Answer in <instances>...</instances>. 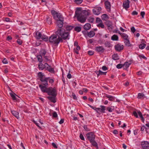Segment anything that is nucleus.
I'll use <instances>...</instances> for the list:
<instances>
[{"label": "nucleus", "mask_w": 149, "mask_h": 149, "mask_svg": "<svg viewBox=\"0 0 149 149\" xmlns=\"http://www.w3.org/2000/svg\"><path fill=\"white\" fill-rule=\"evenodd\" d=\"M75 13L74 17L77 19H86L90 15L91 11L89 10H82L81 8H77Z\"/></svg>", "instance_id": "nucleus-1"}, {"label": "nucleus", "mask_w": 149, "mask_h": 149, "mask_svg": "<svg viewBox=\"0 0 149 149\" xmlns=\"http://www.w3.org/2000/svg\"><path fill=\"white\" fill-rule=\"evenodd\" d=\"M61 42H62L63 40L69 39L70 33L68 32H67L63 28H59L55 32Z\"/></svg>", "instance_id": "nucleus-2"}, {"label": "nucleus", "mask_w": 149, "mask_h": 149, "mask_svg": "<svg viewBox=\"0 0 149 149\" xmlns=\"http://www.w3.org/2000/svg\"><path fill=\"white\" fill-rule=\"evenodd\" d=\"M57 36L56 34H53L49 38V41L54 44L58 45L60 42H61L60 39L58 37L57 38Z\"/></svg>", "instance_id": "nucleus-3"}, {"label": "nucleus", "mask_w": 149, "mask_h": 149, "mask_svg": "<svg viewBox=\"0 0 149 149\" xmlns=\"http://www.w3.org/2000/svg\"><path fill=\"white\" fill-rule=\"evenodd\" d=\"M47 93L49 95L56 96L57 95V90L55 87H49L47 88Z\"/></svg>", "instance_id": "nucleus-4"}, {"label": "nucleus", "mask_w": 149, "mask_h": 149, "mask_svg": "<svg viewBox=\"0 0 149 149\" xmlns=\"http://www.w3.org/2000/svg\"><path fill=\"white\" fill-rule=\"evenodd\" d=\"M51 13L54 18L61 19L63 18L62 15L60 13L54 10H52Z\"/></svg>", "instance_id": "nucleus-5"}, {"label": "nucleus", "mask_w": 149, "mask_h": 149, "mask_svg": "<svg viewBox=\"0 0 149 149\" xmlns=\"http://www.w3.org/2000/svg\"><path fill=\"white\" fill-rule=\"evenodd\" d=\"M105 21L104 22L105 24L108 27V29L109 30H111L113 28V24L108 19H102Z\"/></svg>", "instance_id": "nucleus-6"}, {"label": "nucleus", "mask_w": 149, "mask_h": 149, "mask_svg": "<svg viewBox=\"0 0 149 149\" xmlns=\"http://www.w3.org/2000/svg\"><path fill=\"white\" fill-rule=\"evenodd\" d=\"M64 20L63 19H56V26L59 28H62L63 26Z\"/></svg>", "instance_id": "nucleus-7"}, {"label": "nucleus", "mask_w": 149, "mask_h": 149, "mask_svg": "<svg viewBox=\"0 0 149 149\" xmlns=\"http://www.w3.org/2000/svg\"><path fill=\"white\" fill-rule=\"evenodd\" d=\"M141 149H149V143L147 141H143L141 143Z\"/></svg>", "instance_id": "nucleus-8"}, {"label": "nucleus", "mask_w": 149, "mask_h": 149, "mask_svg": "<svg viewBox=\"0 0 149 149\" xmlns=\"http://www.w3.org/2000/svg\"><path fill=\"white\" fill-rule=\"evenodd\" d=\"M86 136L88 139L90 141V142L95 140V136L94 134L92 132L88 133L86 134Z\"/></svg>", "instance_id": "nucleus-9"}, {"label": "nucleus", "mask_w": 149, "mask_h": 149, "mask_svg": "<svg viewBox=\"0 0 149 149\" xmlns=\"http://www.w3.org/2000/svg\"><path fill=\"white\" fill-rule=\"evenodd\" d=\"M101 8L100 7H96L93 10V13L95 15H98L100 13L101 11Z\"/></svg>", "instance_id": "nucleus-10"}, {"label": "nucleus", "mask_w": 149, "mask_h": 149, "mask_svg": "<svg viewBox=\"0 0 149 149\" xmlns=\"http://www.w3.org/2000/svg\"><path fill=\"white\" fill-rule=\"evenodd\" d=\"M105 50V49L102 46H97L95 47V51L98 53H103Z\"/></svg>", "instance_id": "nucleus-11"}, {"label": "nucleus", "mask_w": 149, "mask_h": 149, "mask_svg": "<svg viewBox=\"0 0 149 149\" xmlns=\"http://www.w3.org/2000/svg\"><path fill=\"white\" fill-rule=\"evenodd\" d=\"M115 50L118 52H120L123 49V46L120 44H118L114 46Z\"/></svg>", "instance_id": "nucleus-12"}, {"label": "nucleus", "mask_w": 149, "mask_h": 149, "mask_svg": "<svg viewBox=\"0 0 149 149\" xmlns=\"http://www.w3.org/2000/svg\"><path fill=\"white\" fill-rule=\"evenodd\" d=\"M49 78L45 77L42 79H40L42 82V85H43L45 86H47L48 85V81Z\"/></svg>", "instance_id": "nucleus-13"}, {"label": "nucleus", "mask_w": 149, "mask_h": 149, "mask_svg": "<svg viewBox=\"0 0 149 149\" xmlns=\"http://www.w3.org/2000/svg\"><path fill=\"white\" fill-rule=\"evenodd\" d=\"M96 22L99 24H97V26L98 27H101L102 28H104V25L103 24L101 19H96Z\"/></svg>", "instance_id": "nucleus-14"}, {"label": "nucleus", "mask_w": 149, "mask_h": 149, "mask_svg": "<svg viewBox=\"0 0 149 149\" xmlns=\"http://www.w3.org/2000/svg\"><path fill=\"white\" fill-rule=\"evenodd\" d=\"M123 8L126 9L129 7V1L128 0H126L123 3Z\"/></svg>", "instance_id": "nucleus-15"}, {"label": "nucleus", "mask_w": 149, "mask_h": 149, "mask_svg": "<svg viewBox=\"0 0 149 149\" xmlns=\"http://www.w3.org/2000/svg\"><path fill=\"white\" fill-rule=\"evenodd\" d=\"M105 5L106 8L107 10V11H110L111 10L110 3L108 1H106L105 2Z\"/></svg>", "instance_id": "nucleus-16"}, {"label": "nucleus", "mask_w": 149, "mask_h": 149, "mask_svg": "<svg viewBox=\"0 0 149 149\" xmlns=\"http://www.w3.org/2000/svg\"><path fill=\"white\" fill-rule=\"evenodd\" d=\"M131 61H129L128 62H126L123 64V68L125 69H127L131 64Z\"/></svg>", "instance_id": "nucleus-17"}, {"label": "nucleus", "mask_w": 149, "mask_h": 149, "mask_svg": "<svg viewBox=\"0 0 149 149\" xmlns=\"http://www.w3.org/2000/svg\"><path fill=\"white\" fill-rule=\"evenodd\" d=\"M39 87L40 88L42 91L44 93H47V88L45 86H43L42 84L39 85Z\"/></svg>", "instance_id": "nucleus-18"}, {"label": "nucleus", "mask_w": 149, "mask_h": 149, "mask_svg": "<svg viewBox=\"0 0 149 149\" xmlns=\"http://www.w3.org/2000/svg\"><path fill=\"white\" fill-rule=\"evenodd\" d=\"M56 96H48L47 98L50 101L55 103L56 102Z\"/></svg>", "instance_id": "nucleus-19"}, {"label": "nucleus", "mask_w": 149, "mask_h": 149, "mask_svg": "<svg viewBox=\"0 0 149 149\" xmlns=\"http://www.w3.org/2000/svg\"><path fill=\"white\" fill-rule=\"evenodd\" d=\"M100 107L101 108V109L99 108H98V111L99 112H100L102 113H104V111L105 110V107L102 105H101Z\"/></svg>", "instance_id": "nucleus-20"}, {"label": "nucleus", "mask_w": 149, "mask_h": 149, "mask_svg": "<svg viewBox=\"0 0 149 149\" xmlns=\"http://www.w3.org/2000/svg\"><path fill=\"white\" fill-rule=\"evenodd\" d=\"M11 113L17 119H18L19 118V113L15 111H12Z\"/></svg>", "instance_id": "nucleus-21"}, {"label": "nucleus", "mask_w": 149, "mask_h": 149, "mask_svg": "<svg viewBox=\"0 0 149 149\" xmlns=\"http://www.w3.org/2000/svg\"><path fill=\"white\" fill-rule=\"evenodd\" d=\"M36 38L38 39H40L41 38L42 35L41 33L39 31H37L36 33Z\"/></svg>", "instance_id": "nucleus-22"}, {"label": "nucleus", "mask_w": 149, "mask_h": 149, "mask_svg": "<svg viewBox=\"0 0 149 149\" xmlns=\"http://www.w3.org/2000/svg\"><path fill=\"white\" fill-rule=\"evenodd\" d=\"M106 97L109 99V100L111 101H113L115 100V98L114 97L108 95H107Z\"/></svg>", "instance_id": "nucleus-23"}, {"label": "nucleus", "mask_w": 149, "mask_h": 149, "mask_svg": "<svg viewBox=\"0 0 149 149\" xmlns=\"http://www.w3.org/2000/svg\"><path fill=\"white\" fill-rule=\"evenodd\" d=\"M91 28V25L89 23H86L84 26V28L86 30H88Z\"/></svg>", "instance_id": "nucleus-24"}, {"label": "nucleus", "mask_w": 149, "mask_h": 149, "mask_svg": "<svg viewBox=\"0 0 149 149\" xmlns=\"http://www.w3.org/2000/svg\"><path fill=\"white\" fill-rule=\"evenodd\" d=\"M120 35L124 40L127 39L128 37V36L125 33H121Z\"/></svg>", "instance_id": "nucleus-25"}, {"label": "nucleus", "mask_w": 149, "mask_h": 149, "mask_svg": "<svg viewBox=\"0 0 149 149\" xmlns=\"http://www.w3.org/2000/svg\"><path fill=\"white\" fill-rule=\"evenodd\" d=\"M88 36L90 38L93 37L95 35V33L93 31H91L88 34Z\"/></svg>", "instance_id": "nucleus-26"}, {"label": "nucleus", "mask_w": 149, "mask_h": 149, "mask_svg": "<svg viewBox=\"0 0 149 149\" xmlns=\"http://www.w3.org/2000/svg\"><path fill=\"white\" fill-rule=\"evenodd\" d=\"M124 42L125 43V45L128 47L132 45L130 44L129 40H128V39L124 40Z\"/></svg>", "instance_id": "nucleus-27"}, {"label": "nucleus", "mask_w": 149, "mask_h": 149, "mask_svg": "<svg viewBox=\"0 0 149 149\" xmlns=\"http://www.w3.org/2000/svg\"><path fill=\"white\" fill-rule=\"evenodd\" d=\"M80 49V47L79 46H77L76 48L74 49V52L76 53L77 54H79V51Z\"/></svg>", "instance_id": "nucleus-28"}, {"label": "nucleus", "mask_w": 149, "mask_h": 149, "mask_svg": "<svg viewBox=\"0 0 149 149\" xmlns=\"http://www.w3.org/2000/svg\"><path fill=\"white\" fill-rule=\"evenodd\" d=\"M138 115H139V117L140 118L141 120L143 122H144L145 119L143 117L142 114L141 113L140 111H139L138 112Z\"/></svg>", "instance_id": "nucleus-29"}, {"label": "nucleus", "mask_w": 149, "mask_h": 149, "mask_svg": "<svg viewBox=\"0 0 149 149\" xmlns=\"http://www.w3.org/2000/svg\"><path fill=\"white\" fill-rule=\"evenodd\" d=\"M90 142L93 146L97 148H98L97 143L94 140L91 141Z\"/></svg>", "instance_id": "nucleus-30"}, {"label": "nucleus", "mask_w": 149, "mask_h": 149, "mask_svg": "<svg viewBox=\"0 0 149 149\" xmlns=\"http://www.w3.org/2000/svg\"><path fill=\"white\" fill-rule=\"evenodd\" d=\"M111 39L113 40L117 41L118 40V38L117 35H114L111 37Z\"/></svg>", "instance_id": "nucleus-31"}, {"label": "nucleus", "mask_w": 149, "mask_h": 149, "mask_svg": "<svg viewBox=\"0 0 149 149\" xmlns=\"http://www.w3.org/2000/svg\"><path fill=\"white\" fill-rule=\"evenodd\" d=\"M73 28H74V26L70 25H67L65 27V28L67 31H70Z\"/></svg>", "instance_id": "nucleus-32"}, {"label": "nucleus", "mask_w": 149, "mask_h": 149, "mask_svg": "<svg viewBox=\"0 0 149 149\" xmlns=\"http://www.w3.org/2000/svg\"><path fill=\"white\" fill-rule=\"evenodd\" d=\"M40 39H42L45 41H47L48 40H49L48 37L43 35H42Z\"/></svg>", "instance_id": "nucleus-33"}, {"label": "nucleus", "mask_w": 149, "mask_h": 149, "mask_svg": "<svg viewBox=\"0 0 149 149\" xmlns=\"http://www.w3.org/2000/svg\"><path fill=\"white\" fill-rule=\"evenodd\" d=\"M38 76L40 78V79H42L45 78L44 77V75L42 73L40 72H39L38 73Z\"/></svg>", "instance_id": "nucleus-34"}, {"label": "nucleus", "mask_w": 149, "mask_h": 149, "mask_svg": "<svg viewBox=\"0 0 149 149\" xmlns=\"http://www.w3.org/2000/svg\"><path fill=\"white\" fill-rule=\"evenodd\" d=\"M38 61L42 63L43 61L42 56L41 55H38L37 56Z\"/></svg>", "instance_id": "nucleus-35"}, {"label": "nucleus", "mask_w": 149, "mask_h": 149, "mask_svg": "<svg viewBox=\"0 0 149 149\" xmlns=\"http://www.w3.org/2000/svg\"><path fill=\"white\" fill-rule=\"evenodd\" d=\"M145 97L144 94L143 93H139L138 98V99L144 98Z\"/></svg>", "instance_id": "nucleus-36"}, {"label": "nucleus", "mask_w": 149, "mask_h": 149, "mask_svg": "<svg viewBox=\"0 0 149 149\" xmlns=\"http://www.w3.org/2000/svg\"><path fill=\"white\" fill-rule=\"evenodd\" d=\"M40 63V64L38 65L39 68L40 70H42L45 68V65L42 63Z\"/></svg>", "instance_id": "nucleus-37"}, {"label": "nucleus", "mask_w": 149, "mask_h": 149, "mask_svg": "<svg viewBox=\"0 0 149 149\" xmlns=\"http://www.w3.org/2000/svg\"><path fill=\"white\" fill-rule=\"evenodd\" d=\"M10 94L13 100H16V97L15 96L16 94L15 93H10Z\"/></svg>", "instance_id": "nucleus-38"}, {"label": "nucleus", "mask_w": 149, "mask_h": 149, "mask_svg": "<svg viewBox=\"0 0 149 149\" xmlns=\"http://www.w3.org/2000/svg\"><path fill=\"white\" fill-rule=\"evenodd\" d=\"M40 54L42 56H44L46 53V52L45 49H42L40 52Z\"/></svg>", "instance_id": "nucleus-39"}, {"label": "nucleus", "mask_w": 149, "mask_h": 149, "mask_svg": "<svg viewBox=\"0 0 149 149\" xmlns=\"http://www.w3.org/2000/svg\"><path fill=\"white\" fill-rule=\"evenodd\" d=\"M112 58L115 60L118 59V56L117 54H114L112 56Z\"/></svg>", "instance_id": "nucleus-40"}, {"label": "nucleus", "mask_w": 149, "mask_h": 149, "mask_svg": "<svg viewBox=\"0 0 149 149\" xmlns=\"http://www.w3.org/2000/svg\"><path fill=\"white\" fill-rule=\"evenodd\" d=\"M44 22L45 23H47L48 24H51L52 23V21L51 19H45L44 20Z\"/></svg>", "instance_id": "nucleus-41"}, {"label": "nucleus", "mask_w": 149, "mask_h": 149, "mask_svg": "<svg viewBox=\"0 0 149 149\" xmlns=\"http://www.w3.org/2000/svg\"><path fill=\"white\" fill-rule=\"evenodd\" d=\"M146 45L145 43H141L139 46V48L141 49H143L146 47Z\"/></svg>", "instance_id": "nucleus-42"}, {"label": "nucleus", "mask_w": 149, "mask_h": 149, "mask_svg": "<svg viewBox=\"0 0 149 149\" xmlns=\"http://www.w3.org/2000/svg\"><path fill=\"white\" fill-rule=\"evenodd\" d=\"M105 46L109 48L111 47V44L109 42H106L105 43Z\"/></svg>", "instance_id": "nucleus-43"}, {"label": "nucleus", "mask_w": 149, "mask_h": 149, "mask_svg": "<svg viewBox=\"0 0 149 149\" xmlns=\"http://www.w3.org/2000/svg\"><path fill=\"white\" fill-rule=\"evenodd\" d=\"M74 30L77 32H79L81 31V28L80 26H76L74 28Z\"/></svg>", "instance_id": "nucleus-44"}, {"label": "nucleus", "mask_w": 149, "mask_h": 149, "mask_svg": "<svg viewBox=\"0 0 149 149\" xmlns=\"http://www.w3.org/2000/svg\"><path fill=\"white\" fill-rule=\"evenodd\" d=\"M47 69L50 72H54V68H51L50 65L47 67Z\"/></svg>", "instance_id": "nucleus-45"}, {"label": "nucleus", "mask_w": 149, "mask_h": 149, "mask_svg": "<svg viewBox=\"0 0 149 149\" xmlns=\"http://www.w3.org/2000/svg\"><path fill=\"white\" fill-rule=\"evenodd\" d=\"M47 78H49V79H48V80L49 81V83L52 84L54 83V80L53 79H51L50 77H47Z\"/></svg>", "instance_id": "nucleus-46"}, {"label": "nucleus", "mask_w": 149, "mask_h": 149, "mask_svg": "<svg viewBox=\"0 0 149 149\" xmlns=\"http://www.w3.org/2000/svg\"><path fill=\"white\" fill-rule=\"evenodd\" d=\"M122 67H123V64H119L116 65V68L118 69H120Z\"/></svg>", "instance_id": "nucleus-47"}, {"label": "nucleus", "mask_w": 149, "mask_h": 149, "mask_svg": "<svg viewBox=\"0 0 149 149\" xmlns=\"http://www.w3.org/2000/svg\"><path fill=\"white\" fill-rule=\"evenodd\" d=\"M83 1V0H75L74 2L77 4H80Z\"/></svg>", "instance_id": "nucleus-48"}, {"label": "nucleus", "mask_w": 149, "mask_h": 149, "mask_svg": "<svg viewBox=\"0 0 149 149\" xmlns=\"http://www.w3.org/2000/svg\"><path fill=\"white\" fill-rule=\"evenodd\" d=\"M108 17V15L106 14H103L101 16V19H106Z\"/></svg>", "instance_id": "nucleus-49"}, {"label": "nucleus", "mask_w": 149, "mask_h": 149, "mask_svg": "<svg viewBox=\"0 0 149 149\" xmlns=\"http://www.w3.org/2000/svg\"><path fill=\"white\" fill-rule=\"evenodd\" d=\"M17 43L20 45H21L22 42V41L19 39H17Z\"/></svg>", "instance_id": "nucleus-50"}, {"label": "nucleus", "mask_w": 149, "mask_h": 149, "mask_svg": "<svg viewBox=\"0 0 149 149\" xmlns=\"http://www.w3.org/2000/svg\"><path fill=\"white\" fill-rule=\"evenodd\" d=\"M83 128L86 131H90V129L87 127V126L86 125H84L83 126Z\"/></svg>", "instance_id": "nucleus-51"}, {"label": "nucleus", "mask_w": 149, "mask_h": 149, "mask_svg": "<svg viewBox=\"0 0 149 149\" xmlns=\"http://www.w3.org/2000/svg\"><path fill=\"white\" fill-rule=\"evenodd\" d=\"M107 72H103L101 71L100 70H99V74H100V75H106Z\"/></svg>", "instance_id": "nucleus-52"}, {"label": "nucleus", "mask_w": 149, "mask_h": 149, "mask_svg": "<svg viewBox=\"0 0 149 149\" xmlns=\"http://www.w3.org/2000/svg\"><path fill=\"white\" fill-rule=\"evenodd\" d=\"M78 21L81 23H83L86 22V19H77Z\"/></svg>", "instance_id": "nucleus-53"}, {"label": "nucleus", "mask_w": 149, "mask_h": 149, "mask_svg": "<svg viewBox=\"0 0 149 149\" xmlns=\"http://www.w3.org/2000/svg\"><path fill=\"white\" fill-rule=\"evenodd\" d=\"M72 98L75 100H77V97L76 96V95L74 93H72Z\"/></svg>", "instance_id": "nucleus-54"}, {"label": "nucleus", "mask_w": 149, "mask_h": 149, "mask_svg": "<svg viewBox=\"0 0 149 149\" xmlns=\"http://www.w3.org/2000/svg\"><path fill=\"white\" fill-rule=\"evenodd\" d=\"M114 33H118L119 34H120V33H120V31L118 30V29H115L113 31V32Z\"/></svg>", "instance_id": "nucleus-55"}, {"label": "nucleus", "mask_w": 149, "mask_h": 149, "mask_svg": "<svg viewBox=\"0 0 149 149\" xmlns=\"http://www.w3.org/2000/svg\"><path fill=\"white\" fill-rule=\"evenodd\" d=\"M2 62L3 63L7 64L8 63V61L6 58H4L3 60L2 61Z\"/></svg>", "instance_id": "nucleus-56"}, {"label": "nucleus", "mask_w": 149, "mask_h": 149, "mask_svg": "<svg viewBox=\"0 0 149 149\" xmlns=\"http://www.w3.org/2000/svg\"><path fill=\"white\" fill-rule=\"evenodd\" d=\"M57 114L56 112H54L53 113V116L54 118H56L57 117Z\"/></svg>", "instance_id": "nucleus-57"}, {"label": "nucleus", "mask_w": 149, "mask_h": 149, "mask_svg": "<svg viewBox=\"0 0 149 149\" xmlns=\"http://www.w3.org/2000/svg\"><path fill=\"white\" fill-rule=\"evenodd\" d=\"M141 15L142 18H144V16L145 15V13L144 11H142L140 13Z\"/></svg>", "instance_id": "nucleus-58"}, {"label": "nucleus", "mask_w": 149, "mask_h": 149, "mask_svg": "<svg viewBox=\"0 0 149 149\" xmlns=\"http://www.w3.org/2000/svg\"><path fill=\"white\" fill-rule=\"evenodd\" d=\"M88 53L90 55H92L94 54V52L93 51H88Z\"/></svg>", "instance_id": "nucleus-59"}, {"label": "nucleus", "mask_w": 149, "mask_h": 149, "mask_svg": "<svg viewBox=\"0 0 149 149\" xmlns=\"http://www.w3.org/2000/svg\"><path fill=\"white\" fill-rule=\"evenodd\" d=\"M33 122L40 129H41V127L39 125L38 123L36 121L33 120Z\"/></svg>", "instance_id": "nucleus-60"}, {"label": "nucleus", "mask_w": 149, "mask_h": 149, "mask_svg": "<svg viewBox=\"0 0 149 149\" xmlns=\"http://www.w3.org/2000/svg\"><path fill=\"white\" fill-rule=\"evenodd\" d=\"M133 114L134 116H135L136 118L138 117V115L137 114V113L136 111H134L133 112Z\"/></svg>", "instance_id": "nucleus-61"}, {"label": "nucleus", "mask_w": 149, "mask_h": 149, "mask_svg": "<svg viewBox=\"0 0 149 149\" xmlns=\"http://www.w3.org/2000/svg\"><path fill=\"white\" fill-rule=\"evenodd\" d=\"M79 137H80V138L81 140H84V137L82 134H80V135Z\"/></svg>", "instance_id": "nucleus-62"}, {"label": "nucleus", "mask_w": 149, "mask_h": 149, "mask_svg": "<svg viewBox=\"0 0 149 149\" xmlns=\"http://www.w3.org/2000/svg\"><path fill=\"white\" fill-rule=\"evenodd\" d=\"M102 69L104 71H106L108 70V68L105 66H103L102 68Z\"/></svg>", "instance_id": "nucleus-63"}, {"label": "nucleus", "mask_w": 149, "mask_h": 149, "mask_svg": "<svg viewBox=\"0 0 149 149\" xmlns=\"http://www.w3.org/2000/svg\"><path fill=\"white\" fill-rule=\"evenodd\" d=\"M131 30L132 33H134L136 29L134 27H132L131 28Z\"/></svg>", "instance_id": "nucleus-64"}]
</instances>
